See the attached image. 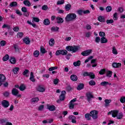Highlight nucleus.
I'll list each match as a JSON object with an SVG mask.
<instances>
[{
	"label": "nucleus",
	"mask_w": 125,
	"mask_h": 125,
	"mask_svg": "<svg viewBox=\"0 0 125 125\" xmlns=\"http://www.w3.org/2000/svg\"><path fill=\"white\" fill-rule=\"evenodd\" d=\"M77 18V15L75 13H69L65 18V20L66 22H72L76 20Z\"/></svg>",
	"instance_id": "1"
},
{
	"label": "nucleus",
	"mask_w": 125,
	"mask_h": 125,
	"mask_svg": "<svg viewBox=\"0 0 125 125\" xmlns=\"http://www.w3.org/2000/svg\"><path fill=\"white\" fill-rule=\"evenodd\" d=\"M80 47L78 46H67L66 47L65 49L68 51H72V52H77L79 49Z\"/></svg>",
	"instance_id": "2"
},
{
	"label": "nucleus",
	"mask_w": 125,
	"mask_h": 125,
	"mask_svg": "<svg viewBox=\"0 0 125 125\" xmlns=\"http://www.w3.org/2000/svg\"><path fill=\"white\" fill-rule=\"evenodd\" d=\"M86 97L87 98V101H88V102H90L91 99L94 98V96H93L92 92H87L86 93Z\"/></svg>",
	"instance_id": "3"
},
{
	"label": "nucleus",
	"mask_w": 125,
	"mask_h": 125,
	"mask_svg": "<svg viewBox=\"0 0 125 125\" xmlns=\"http://www.w3.org/2000/svg\"><path fill=\"white\" fill-rule=\"evenodd\" d=\"M67 54H68V51L66 50H57L56 52V55L57 56H58L60 55H67Z\"/></svg>",
	"instance_id": "4"
},
{
	"label": "nucleus",
	"mask_w": 125,
	"mask_h": 125,
	"mask_svg": "<svg viewBox=\"0 0 125 125\" xmlns=\"http://www.w3.org/2000/svg\"><path fill=\"white\" fill-rule=\"evenodd\" d=\"M90 115L93 120H96L98 118V111L92 110L90 112Z\"/></svg>",
	"instance_id": "5"
},
{
	"label": "nucleus",
	"mask_w": 125,
	"mask_h": 125,
	"mask_svg": "<svg viewBox=\"0 0 125 125\" xmlns=\"http://www.w3.org/2000/svg\"><path fill=\"white\" fill-rule=\"evenodd\" d=\"M66 95V91H62L61 93V95L60 96V100H58L57 101V103H60L61 101H64V99H65V96Z\"/></svg>",
	"instance_id": "6"
},
{
	"label": "nucleus",
	"mask_w": 125,
	"mask_h": 125,
	"mask_svg": "<svg viewBox=\"0 0 125 125\" xmlns=\"http://www.w3.org/2000/svg\"><path fill=\"white\" fill-rule=\"evenodd\" d=\"M118 114H119V110H111L108 113V115L111 114L113 118H116L118 116Z\"/></svg>",
	"instance_id": "7"
},
{
	"label": "nucleus",
	"mask_w": 125,
	"mask_h": 125,
	"mask_svg": "<svg viewBox=\"0 0 125 125\" xmlns=\"http://www.w3.org/2000/svg\"><path fill=\"white\" fill-rule=\"evenodd\" d=\"M76 101H77V99L74 98L70 102L69 108L70 109H74V107H75V105H76V103H75Z\"/></svg>",
	"instance_id": "8"
},
{
	"label": "nucleus",
	"mask_w": 125,
	"mask_h": 125,
	"mask_svg": "<svg viewBox=\"0 0 125 125\" xmlns=\"http://www.w3.org/2000/svg\"><path fill=\"white\" fill-rule=\"evenodd\" d=\"M92 52V50L89 49L86 51H83L81 53L82 55L83 56H88Z\"/></svg>",
	"instance_id": "9"
},
{
	"label": "nucleus",
	"mask_w": 125,
	"mask_h": 125,
	"mask_svg": "<svg viewBox=\"0 0 125 125\" xmlns=\"http://www.w3.org/2000/svg\"><path fill=\"white\" fill-rule=\"evenodd\" d=\"M83 76H84V77H86L87 76H89L91 78V79H94V78H95V75L92 72H90V73H88L87 72H84L83 74Z\"/></svg>",
	"instance_id": "10"
},
{
	"label": "nucleus",
	"mask_w": 125,
	"mask_h": 125,
	"mask_svg": "<svg viewBox=\"0 0 125 125\" xmlns=\"http://www.w3.org/2000/svg\"><path fill=\"white\" fill-rule=\"evenodd\" d=\"M18 93H19V91L16 88H13L12 90V94L14 95V96H17L18 97H21V95H18Z\"/></svg>",
	"instance_id": "11"
},
{
	"label": "nucleus",
	"mask_w": 125,
	"mask_h": 125,
	"mask_svg": "<svg viewBox=\"0 0 125 125\" xmlns=\"http://www.w3.org/2000/svg\"><path fill=\"white\" fill-rule=\"evenodd\" d=\"M21 11L22 12H23V15L26 16V17H28V16L30 15V14L29 13V12H28L26 7H23L21 8Z\"/></svg>",
	"instance_id": "12"
},
{
	"label": "nucleus",
	"mask_w": 125,
	"mask_h": 125,
	"mask_svg": "<svg viewBox=\"0 0 125 125\" xmlns=\"http://www.w3.org/2000/svg\"><path fill=\"white\" fill-rule=\"evenodd\" d=\"M2 106L4 107V108H8L9 106V102L6 100H3L2 101Z\"/></svg>",
	"instance_id": "13"
},
{
	"label": "nucleus",
	"mask_w": 125,
	"mask_h": 125,
	"mask_svg": "<svg viewBox=\"0 0 125 125\" xmlns=\"http://www.w3.org/2000/svg\"><path fill=\"white\" fill-rule=\"evenodd\" d=\"M5 76L3 74L0 75V86L2 84V83H4L5 82Z\"/></svg>",
	"instance_id": "14"
},
{
	"label": "nucleus",
	"mask_w": 125,
	"mask_h": 125,
	"mask_svg": "<svg viewBox=\"0 0 125 125\" xmlns=\"http://www.w3.org/2000/svg\"><path fill=\"white\" fill-rule=\"evenodd\" d=\"M56 20L58 23V24H62L63 22H64V20L62 18L60 17H57L56 18Z\"/></svg>",
	"instance_id": "15"
},
{
	"label": "nucleus",
	"mask_w": 125,
	"mask_h": 125,
	"mask_svg": "<svg viewBox=\"0 0 125 125\" xmlns=\"http://www.w3.org/2000/svg\"><path fill=\"white\" fill-rule=\"evenodd\" d=\"M47 109H48L49 111H55L56 107L54 105H50L49 104L47 105Z\"/></svg>",
	"instance_id": "16"
},
{
	"label": "nucleus",
	"mask_w": 125,
	"mask_h": 125,
	"mask_svg": "<svg viewBox=\"0 0 125 125\" xmlns=\"http://www.w3.org/2000/svg\"><path fill=\"white\" fill-rule=\"evenodd\" d=\"M23 42L25 43V44H30L31 43V41L30 39L28 37L24 38L23 39Z\"/></svg>",
	"instance_id": "17"
},
{
	"label": "nucleus",
	"mask_w": 125,
	"mask_h": 125,
	"mask_svg": "<svg viewBox=\"0 0 125 125\" xmlns=\"http://www.w3.org/2000/svg\"><path fill=\"white\" fill-rule=\"evenodd\" d=\"M30 81L33 82V83H35L36 82V80H35V76H34V73H30V77L29 78Z\"/></svg>",
	"instance_id": "18"
},
{
	"label": "nucleus",
	"mask_w": 125,
	"mask_h": 125,
	"mask_svg": "<svg viewBox=\"0 0 125 125\" xmlns=\"http://www.w3.org/2000/svg\"><path fill=\"white\" fill-rule=\"evenodd\" d=\"M121 66H122V63H121L114 62L112 63V66L113 68H119Z\"/></svg>",
	"instance_id": "19"
},
{
	"label": "nucleus",
	"mask_w": 125,
	"mask_h": 125,
	"mask_svg": "<svg viewBox=\"0 0 125 125\" xmlns=\"http://www.w3.org/2000/svg\"><path fill=\"white\" fill-rule=\"evenodd\" d=\"M70 79L71 81H73V82H76V81H78V77L76 75H72L70 76Z\"/></svg>",
	"instance_id": "20"
},
{
	"label": "nucleus",
	"mask_w": 125,
	"mask_h": 125,
	"mask_svg": "<svg viewBox=\"0 0 125 125\" xmlns=\"http://www.w3.org/2000/svg\"><path fill=\"white\" fill-rule=\"evenodd\" d=\"M38 91H39V92H43L45 91V89L42 86H39L37 88Z\"/></svg>",
	"instance_id": "21"
},
{
	"label": "nucleus",
	"mask_w": 125,
	"mask_h": 125,
	"mask_svg": "<svg viewBox=\"0 0 125 125\" xmlns=\"http://www.w3.org/2000/svg\"><path fill=\"white\" fill-rule=\"evenodd\" d=\"M104 102H105V104H104L105 107H109V104H110V103H111V102H112V100L105 99L104 100Z\"/></svg>",
	"instance_id": "22"
},
{
	"label": "nucleus",
	"mask_w": 125,
	"mask_h": 125,
	"mask_svg": "<svg viewBox=\"0 0 125 125\" xmlns=\"http://www.w3.org/2000/svg\"><path fill=\"white\" fill-rule=\"evenodd\" d=\"M30 72V71H29V70L28 69H25L23 73H22V75L23 76H24V77H26V78H28V77H29V73Z\"/></svg>",
	"instance_id": "23"
},
{
	"label": "nucleus",
	"mask_w": 125,
	"mask_h": 125,
	"mask_svg": "<svg viewBox=\"0 0 125 125\" xmlns=\"http://www.w3.org/2000/svg\"><path fill=\"white\" fill-rule=\"evenodd\" d=\"M85 119L87 121H90V120H91V116H90V113H86L85 114Z\"/></svg>",
	"instance_id": "24"
},
{
	"label": "nucleus",
	"mask_w": 125,
	"mask_h": 125,
	"mask_svg": "<svg viewBox=\"0 0 125 125\" xmlns=\"http://www.w3.org/2000/svg\"><path fill=\"white\" fill-rule=\"evenodd\" d=\"M43 24L44 25H45V26H48V25L50 24L49 20L48 19H45L43 21Z\"/></svg>",
	"instance_id": "25"
},
{
	"label": "nucleus",
	"mask_w": 125,
	"mask_h": 125,
	"mask_svg": "<svg viewBox=\"0 0 125 125\" xmlns=\"http://www.w3.org/2000/svg\"><path fill=\"white\" fill-rule=\"evenodd\" d=\"M108 42V40L106 39L105 37H102L101 39V43H106Z\"/></svg>",
	"instance_id": "26"
},
{
	"label": "nucleus",
	"mask_w": 125,
	"mask_h": 125,
	"mask_svg": "<svg viewBox=\"0 0 125 125\" xmlns=\"http://www.w3.org/2000/svg\"><path fill=\"white\" fill-rule=\"evenodd\" d=\"M23 4L26 6H31V3L28 0H25L23 1Z\"/></svg>",
	"instance_id": "27"
},
{
	"label": "nucleus",
	"mask_w": 125,
	"mask_h": 125,
	"mask_svg": "<svg viewBox=\"0 0 125 125\" xmlns=\"http://www.w3.org/2000/svg\"><path fill=\"white\" fill-rule=\"evenodd\" d=\"M98 20L100 22H104L105 21V18H104V17L100 16L98 18Z\"/></svg>",
	"instance_id": "28"
},
{
	"label": "nucleus",
	"mask_w": 125,
	"mask_h": 125,
	"mask_svg": "<svg viewBox=\"0 0 125 125\" xmlns=\"http://www.w3.org/2000/svg\"><path fill=\"white\" fill-rule=\"evenodd\" d=\"M39 100H40L39 98L36 97V98L31 99V101L32 103H36V102H38Z\"/></svg>",
	"instance_id": "29"
},
{
	"label": "nucleus",
	"mask_w": 125,
	"mask_h": 125,
	"mask_svg": "<svg viewBox=\"0 0 125 125\" xmlns=\"http://www.w3.org/2000/svg\"><path fill=\"white\" fill-rule=\"evenodd\" d=\"M73 65L74 66H75V67H79V66L81 65V61H78L77 62H74L73 63Z\"/></svg>",
	"instance_id": "30"
},
{
	"label": "nucleus",
	"mask_w": 125,
	"mask_h": 125,
	"mask_svg": "<svg viewBox=\"0 0 125 125\" xmlns=\"http://www.w3.org/2000/svg\"><path fill=\"white\" fill-rule=\"evenodd\" d=\"M124 115H123V113H120L118 114H117L116 117L118 120H122L123 119V116Z\"/></svg>",
	"instance_id": "31"
},
{
	"label": "nucleus",
	"mask_w": 125,
	"mask_h": 125,
	"mask_svg": "<svg viewBox=\"0 0 125 125\" xmlns=\"http://www.w3.org/2000/svg\"><path fill=\"white\" fill-rule=\"evenodd\" d=\"M71 7H72V6L70 4H67L65 5V8L66 11H69L70 9H71Z\"/></svg>",
	"instance_id": "32"
},
{
	"label": "nucleus",
	"mask_w": 125,
	"mask_h": 125,
	"mask_svg": "<svg viewBox=\"0 0 125 125\" xmlns=\"http://www.w3.org/2000/svg\"><path fill=\"white\" fill-rule=\"evenodd\" d=\"M20 69V68H19V67L14 68L13 70L14 74H15V75H17V74H18V71H19Z\"/></svg>",
	"instance_id": "33"
},
{
	"label": "nucleus",
	"mask_w": 125,
	"mask_h": 125,
	"mask_svg": "<svg viewBox=\"0 0 125 125\" xmlns=\"http://www.w3.org/2000/svg\"><path fill=\"white\" fill-rule=\"evenodd\" d=\"M112 53L113 54H115V55H117V54H118V51H117V49H116V47L115 46L112 47Z\"/></svg>",
	"instance_id": "34"
},
{
	"label": "nucleus",
	"mask_w": 125,
	"mask_h": 125,
	"mask_svg": "<svg viewBox=\"0 0 125 125\" xmlns=\"http://www.w3.org/2000/svg\"><path fill=\"white\" fill-rule=\"evenodd\" d=\"M49 44L50 46H53L54 45V39H51L49 42Z\"/></svg>",
	"instance_id": "35"
},
{
	"label": "nucleus",
	"mask_w": 125,
	"mask_h": 125,
	"mask_svg": "<svg viewBox=\"0 0 125 125\" xmlns=\"http://www.w3.org/2000/svg\"><path fill=\"white\" fill-rule=\"evenodd\" d=\"M8 122V120L7 118H4V119H2L0 120V123H1V124H4V123H6Z\"/></svg>",
	"instance_id": "36"
},
{
	"label": "nucleus",
	"mask_w": 125,
	"mask_h": 125,
	"mask_svg": "<svg viewBox=\"0 0 125 125\" xmlns=\"http://www.w3.org/2000/svg\"><path fill=\"white\" fill-rule=\"evenodd\" d=\"M19 89L21 91H23L24 89H26V86H25V85L24 84H21L20 87H19Z\"/></svg>",
	"instance_id": "37"
},
{
	"label": "nucleus",
	"mask_w": 125,
	"mask_h": 125,
	"mask_svg": "<svg viewBox=\"0 0 125 125\" xmlns=\"http://www.w3.org/2000/svg\"><path fill=\"white\" fill-rule=\"evenodd\" d=\"M65 3V0H58L57 2V5H61V4H64Z\"/></svg>",
	"instance_id": "38"
},
{
	"label": "nucleus",
	"mask_w": 125,
	"mask_h": 125,
	"mask_svg": "<svg viewBox=\"0 0 125 125\" xmlns=\"http://www.w3.org/2000/svg\"><path fill=\"white\" fill-rule=\"evenodd\" d=\"M23 36H24V33L23 32H19L17 35V38H22Z\"/></svg>",
	"instance_id": "39"
},
{
	"label": "nucleus",
	"mask_w": 125,
	"mask_h": 125,
	"mask_svg": "<svg viewBox=\"0 0 125 125\" xmlns=\"http://www.w3.org/2000/svg\"><path fill=\"white\" fill-rule=\"evenodd\" d=\"M10 62L11 64H15L16 63V60L14 58H11Z\"/></svg>",
	"instance_id": "40"
},
{
	"label": "nucleus",
	"mask_w": 125,
	"mask_h": 125,
	"mask_svg": "<svg viewBox=\"0 0 125 125\" xmlns=\"http://www.w3.org/2000/svg\"><path fill=\"white\" fill-rule=\"evenodd\" d=\"M9 59V56L8 54H6L4 57H3V61H7Z\"/></svg>",
	"instance_id": "41"
},
{
	"label": "nucleus",
	"mask_w": 125,
	"mask_h": 125,
	"mask_svg": "<svg viewBox=\"0 0 125 125\" xmlns=\"http://www.w3.org/2000/svg\"><path fill=\"white\" fill-rule=\"evenodd\" d=\"M83 84H80L77 87L78 90H81V89L83 88Z\"/></svg>",
	"instance_id": "42"
},
{
	"label": "nucleus",
	"mask_w": 125,
	"mask_h": 125,
	"mask_svg": "<svg viewBox=\"0 0 125 125\" xmlns=\"http://www.w3.org/2000/svg\"><path fill=\"white\" fill-rule=\"evenodd\" d=\"M108 83H109V82H103L101 83V85H102V86H106V85H108Z\"/></svg>",
	"instance_id": "43"
},
{
	"label": "nucleus",
	"mask_w": 125,
	"mask_h": 125,
	"mask_svg": "<svg viewBox=\"0 0 125 125\" xmlns=\"http://www.w3.org/2000/svg\"><path fill=\"white\" fill-rule=\"evenodd\" d=\"M112 10V7L111 6H107L106 8V11L107 12H111Z\"/></svg>",
	"instance_id": "44"
},
{
	"label": "nucleus",
	"mask_w": 125,
	"mask_h": 125,
	"mask_svg": "<svg viewBox=\"0 0 125 125\" xmlns=\"http://www.w3.org/2000/svg\"><path fill=\"white\" fill-rule=\"evenodd\" d=\"M99 36L100 37H103V38H104L105 36H106V34H105V32L103 31H100L99 32Z\"/></svg>",
	"instance_id": "45"
},
{
	"label": "nucleus",
	"mask_w": 125,
	"mask_h": 125,
	"mask_svg": "<svg viewBox=\"0 0 125 125\" xmlns=\"http://www.w3.org/2000/svg\"><path fill=\"white\" fill-rule=\"evenodd\" d=\"M2 28L3 29H4V28H6L7 29H10V25H8V24H4L3 25V26H2Z\"/></svg>",
	"instance_id": "46"
},
{
	"label": "nucleus",
	"mask_w": 125,
	"mask_h": 125,
	"mask_svg": "<svg viewBox=\"0 0 125 125\" xmlns=\"http://www.w3.org/2000/svg\"><path fill=\"white\" fill-rule=\"evenodd\" d=\"M17 5V2H12L10 4V6H11V7H13L14 6H16Z\"/></svg>",
	"instance_id": "47"
},
{
	"label": "nucleus",
	"mask_w": 125,
	"mask_h": 125,
	"mask_svg": "<svg viewBox=\"0 0 125 125\" xmlns=\"http://www.w3.org/2000/svg\"><path fill=\"white\" fill-rule=\"evenodd\" d=\"M34 55L35 57H39V55H40V52H39V51H35L34 52Z\"/></svg>",
	"instance_id": "48"
},
{
	"label": "nucleus",
	"mask_w": 125,
	"mask_h": 125,
	"mask_svg": "<svg viewBox=\"0 0 125 125\" xmlns=\"http://www.w3.org/2000/svg\"><path fill=\"white\" fill-rule=\"evenodd\" d=\"M59 30V27L56 26V27H52L51 28V31H53V32H55L56 31H58Z\"/></svg>",
	"instance_id": "49"
},
{
	"label": "nucleus",
	"mask_w": 125,
	"mask_h": 125,
	"mask_svg": "<svg viewBox=\"0 0 125 125\" xmlns=\"http://www.w3.org/2000/svg\"><path fill=\"white\" fill-rule=\"evenodd\" d=\"M0 42L1 46H4L6 44V42L4 40L1 41Z\"/></svg>",
	"instance_id": "50"
},
{
	"label": "nucleus",
	"mask_w": 125,
	"mask_h": 125,
	"mask_svg": "<svg viewBox=\"0 0 125 125\" xmlns=\"http://www.w3.org/2000/svg\"><path fill=\"white\" fill-rule=\"evenodd\" d=\"M105 71H106V69H101V71H100L99 72L100 75H104V74H105Z\"/></svg>",
	"instance_id": "51"
},
{
	"label": "nucleus",
	"mask_w": 125,
	"mask_h": 125,
	"mask_svg": "<svg viewBox=\"0 0 125 125\" xmlns=\"http://www.w3.org/2000/svg\"><path fill=\"white\" fill-rule=\"evenodd\" d=\"M113 19L114 20H118V13H115L113 15Z\"/></svg>",
	"instance_id": "52"
},
{
	"label": "nucleus",
	"mask_w": 125,
	"mask_h": 125,
	"mask_svg": "<svg viewBox=\"0 0 125 125\" xmlns=\"http://www.w3.org/2000/svg\"><path fill=\"white\" fill-rule=\"evenodd\" d=\"M48 9V7L46 5H44L42 6V10L46 11Z\"/></svg>",
	"instance_id": "53"
},
{
	"label": "nucleus",
	"mask_w": 125,
	"mask_h": 125,
	"mask_svg": "<svg viewBox=\"0 0 125 125\" xmlns=\"http://www.w3.org/2000/svg\"><path fill=\"white\" fill-rule=\"evenodd\" d=\"M34 22H40V19L38 18L34 17V18H33L32 22H34Z\"/></svg>",
	"instance_id": "54"
},
{
	"label": "nucleus",
	"mask_w": 125,
	"mask_h": 125,
	"mask_svg": "<svg viewBox=\"0 0 125 125\" xmlns=\"http://www.w3.org/2000/svg\"><path fill=\"white\" fill-rule=\"evenodd\" d=\"M112 71H108L106 74V76L108 78H111V77H112Z\"/></svg>",
	"instance_id": "55"
},
{
	"label": "nucleus",
	"mask_w": 125,
	"mask_h": 125,
	"mask_svg": "<svg viewBox=\"0 0 125 125\" xmlns=\"http://www.w3.org/2000/svg\"><path fill=\"white\" fill-rule=\"evenodd\" d=\"M68 119L69 120H74L75 119H77V118H76V116H74V115H70L69 117H68Z\"/></svg>",
	"instance_id": "56"
},
{
	"label": "nucleus",
	"mask_w": 125,
	"mask_h": 125,
	"mask_svg": "<svg viewBox=\"0 0 125 125\" xmlns=\"http://www.w3.org/2000/svg\"><path fill=\"white\" fill-rule=\"evenodd\" d=\"M107 24H112L114 23V20H106Z\"/></svg>",
	"instance_id": "57"
},
{
	"label": "nucleus",
	"mask_w": 125,
	"mask_h": 125,
	"mask_svg": "<svg viewBox=\"0 0 125 125\" xmlns=\"http://www.w3.org/2000/svg\"><path fill=\"white\" fill-rule=\"evenodd\" d=\"M89 84L90 85H95L96 83H95V82H94V81L91 80L89 82Z\"/></svg>",
	"instance_id": "58"
},
{
	"label": "nucleus",
	"mask_w": 125,
	"mask_h": 125,
	"mask_svg": "<svg viewBox=\"0 0 125 125\" xmlns=\"http://www.w3.org/2000/svg\"><path fill=\"white\" fill-rule=\"evenodd\" d=\"M120 102H121V103H125V97H122L121 98Z\"/></svg>",
	"instance_id": "59"
},
{
	"label": "nucleus",
	"mask_w": 125,
	"mask_h": 125,
	"mask_svg": "<svg viewBox=\"0 0 125 125\" xmlns=\"http://www.w3.org/2000/svg\"><path fill=\"white\" fill-rule=\"evenodd\" d=\"M53 83L54 84H58V83H59V79H54Z\"/></svg>",
	"instance_id": "60"
},
{
	"label": "nucleus",
	"mask_w": 125,
	"mask_h": 125,
	"mask_svg": "<svg viewBox=\"0 0 125 125\" xmlns=\"http://www.w3.org/2000/svg\"><path fill=\"white\" fill-rule=\"evenodd\" d=\"M77 13L78 14H79V15H83V11L82 10H79L77 11Z\"/></svg>",
	"instance_id": "61"
},
{
	"label": "nucleus",
	"mask_w": 125,
	"mask_h": 125,
	"mask_svg": "<svg viewBox=\"0 0 125 125\" xmlns=\"http://www.w3.org/2000/svg\"><path fill=\"white\" fill-rule=\"evenodd\" d=\"M90 36H91V32H88L86 33L85 37H86V38H89Z\"/></svg>",
	"instance_id": "62"
},
{
	"label": "nucleus",
	"mask_w": 125,
	"mask_h": 125,
	"mask_svg": "<svg viewBox=\"0 0 125 125\" xmlns=\"http://www.w3.org/2000/svg\"><path fill=\"white\" fill-rule=\"evenodd\" d=\"M13 30L14 32H18L19 31V27L18 26H16L13 28Z\"/></svg>",
	"instance_id": "63"
},
{
	"label": "nucleus",
	"mask_w": 125,
	"mask_h": 125,
	"mask_svg": "<svg viewBox=\"0 0 125 125\" xmlns=\"http://www.w3.org/2000/svg\"><path fill=\"white\" fill-rule=\"evenodd\" d=\"M100 42V37H96L95 39V42L98 43V42Z\"/></svg>",
	"instance_id": "64"
}]
</instances>
